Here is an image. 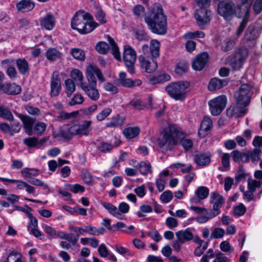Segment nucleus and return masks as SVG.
<instances>
[{
	"label": "nucleus",
	"mask_w": 262,
	"mask_h": 262,
	"mask_svg": "<svg viewBox=\"0 0 262 262\" xmlns=\"http://www.w3.org/2000/svg\"><path fill=\"white\" fill-rule=\"evenodd\" d=\"M262 182L254 180H249L248 181V189L252 191L255 192L256 188L260 187Z\"/></svg>",
	"instance_id": "nucleus-60"
},
{
	"label": "nucleus",
	"mask_w": 262,
	"mask_h": 262,
	"mask_svg": "<svg viewBox=\"0 0 262 262\" xmlns=\"http://www.w3.org/2000/svg\"><path fill=\"white\" fill-rule=\"evenodd\" d=\"M43 229L49 238L59 237V235L60 231H56L55 229L47 225L44 226Z\"/></svg>",
	"instance_id": "nucleus-47"
},
{
	"label": "nucleus",
	"mask_w": 262,
	"mask_h": 262,
	"mask_svg": "<svg viewBox=\"0 0 262 262\" xmlns=\"http://www.w3.org/2000/svg\"><path fill=\"white\" fill-rule=\"evenodd\" d=\"M190 83L187 81L172 82L165 88L166 92L176 100L183 101L187 96V89Z\"/></svg>",
	"instance_id": "nucleus-6"
},
{
	"label": "nucleus",
	"mask_w": 262,
	"mask_h": 262,
	"mask_svg": "<svg viewBox=\"0 0 262 262\" xmlns=\"http://www.w3.org/2000/svg\"><path fill=\"white\" fill-rule=\"evenodd\" d=\"M96 50L100 54H105L107 53L110 47L109 45L105 42H99L96 47Z\"/></svg>",
	"instance_id": "nucleus-52"
},
{
	"label": "nucleus",
	"mask_w": 262,
	"mask_h": 262,
	"mask_svg": "<svg viewBox=\"0 0 262 262\" xmlns=\"http://www.w3.org/2000/svg\"><path fill=\"white\" fill-rule=\"evenodd\" d=\"M230 155L228 153H224L221 159L222 166L219 167L221 171H226L230 166Z\"/></svg>",
	"instance_id": "nucleus-44"
},
{
	"label": "nucleus",
	"mask_w": 262,
	"mask_h": 262,
	"mask_svg": "<svg viewBox=\"0 0 262 262\" xmlns=\"http://www.w3.org/2000/svg\"><path fill=\"white\" fill-rule=\"evenodd\" d=\"M4 262H26L24 257L18 252H11Z\"/></svg>",
	"instance_id": "nucleus-36"
},
{
	"label": "nucleus",
	"mask_w": 262,
	"mask_h": 262,
	"mask_svg": "<svg viewBox=\"0 0 262 262\" xmlns=\"http://www.w3.org/2000/svg\"><path fill=\"white\" fill-rule=\"evenodd\" d=\"M137 56L135 51L130 46L124 47L123 53V60L126 66L128 71L131 74L135 73L134 64Z\"/></svg>",
	"instance_id": "nucleus-7"
},
{
	"label": "nucleus",
	"mask_w": 262,
	"mask_h": 262,
	"mask_svg": "<svg viewBox=\"0 0 262 262\" xmlns=\"http://www.w3.org/2000/svg\"><path fill=\"white\" fill-rule=\"evenodd\" d=\"M250 8L251 6L236 3V6L235 7L234 14L239 18L249 20Z\"/></svg>",
	"instance_id": "nucleus-16"
},
{
	"label": "nucleus",
	"mask_w": 262,
	"mask_h": 262,
	"mask_svg": "<svg viewBox=\"0 0 262 262\" xmlns=\"http://www.w3.org/2000/svg\"><path fill=\"white\" fill-rule=\"evenodd\" d=\"M21 172L25 178L28 181L29 179L31 178V176H37L38 174V170L34 169L25 168L21 170Z\"/></svg>",
	"instance_id": "nucleus-50"
},
{
	"label": "nucleus",
	"mask_w": 262,
	"mask_h": 262,
	"mask_svg": "<svg viewBox=\"0 0 262 262\" xmlns=\"http://www.w3.org/2000/svg\"><path fill=\"white\" fill-rule=\"evenodd\" d=\"M71 77L72 80L76 82H78V85L81 88V84L82 83H87L86 82H83V76L82 73L78 69H73L71 72Z\"/></svg>",
	"instance_id": "nucleus-31"
},
{
	"label": "nucleus",
	"mask_w": 262,
	"mask_h": 262,
	"mask_svg": "<svg viewBox=\"0 0 262 262\" xmlns=\"http://www.w3.org/2000/svg\"><path fill=\"white\" fill-rule=\"evenodd\" d=\"M84 101L83 97L80 94H76L69 102V105L74 106L75 105L81 104Z\"/></svg>",
	"instance_id": "nucleus-54"
},
{
	"label": "nucleus",
	"mask_w": 262,
	"mask_h": 262,
	"mask_svg": "<svg viewBox=\"0 0 262 262\" xmlns=\"http://www.w3.org/2000/svg\"><path fill=\"white\" fill-rule=\"evenodd\" d=\"M102 205L113 216L121 220L124 219L125 216L121 214L118 208L113 204L104 202L102 203Z\"/></svg>",
	"instance_id": "nucleus-27"
},
{
	"label": "nucleus",
	"mask_w": 262,
	"mask_h": 262,
	"mask_svg": "<svg viewBox=\"0 0 262 262\" xmlns=\"http://www.w3.org/2000/svg\"><path fill=\"white\" fill-rule=\"evenodd\" d=\"M248 56V51L246 48H239L238 49L234 55L233 59H231L230 63L231 68L234 70L239 69L244 61Z\"/></svg>",
	"instance_id": "nucleus-11"
},
{
	"label": "nucleus",
	"mask_w": 262,
	"mask_h": 262,
	"mask_svg": "<svg viewBox=\"0 0 262 262\" xmlns=\"http://www.w3.org/2000/svg\"><path fill=\"white\" fill-rule=\"evenodd\" d=\"M225 235V230L221 228H215L212 230L211 237L221 238Z\"/></svg>",
	"instance_id": "nucleus-61"
},
{
	"label": "nucleus",
	"mask_w": 262,
	"mask_h": 262,
	"mask_svg": "<svg viewBox=\"0 0 262 262\" xmlns=\"http://www.w3.org/2000/svg\"><path fill=\"white\" fill-rule=\"evenodd\" d=\"M140 131L138 127H129L123 130V134L126 138L131 139L137 137Z\"/></svg>",
	"instance_id": "nucleus-33"
},
{
	"label": "nucleus",
	"mask_w": 262,
	"mask_h": 262,
	"mask_svg": "<svg viewBox=\"0 0 262 262\" xmlns=\"http://www.w3.org/2000/svg\"><path fill=\"white\" fill-rule=\"evenodd\" d=\"M173 198V194L170 190L163 192L160 196L161 201L164 203H168Z\"/></svg>",
	"instance_id": "nucleus-59"
},
{
	"label": "nucleus",
	"mask_w": 262,
	"mask_h": 262,
	"mask_svg": "<svg viewBox=\"0 0 262 262\" xmlns=\"http://www.w3.org/2000/svg\"><path fill=\"white\" fill-rule=\"evenodd\" d=\"M126 76V74L124 72H122L119 74V77L117 80L120 84L126 88L134 86V81L130 78H127Z\"/></svg>",
	"instance_id": "nucleus-30"
},
{
	"label": "nucleus",
	"mask_w": 262,
	"mask_h": 262,
	"mask_svg": "<svg viewBox=\"0 0 262 262\" xmlns=\"http://www.w3.org/2000/svg\"><path fill=\"white\" fill-rule=\"evenodd\" d=\"M120 143L121 142L119 140L116 141L114 143L102 142L99 145L97 146V148L101 152H109L112 151L114 148L118 146Z\"/></svg>",
	"instance_id": "nucleus-25"
},
{
	"label": "nucleus",
	"mask_w": 262,
	"mask_h": 262,
	"mask_svg": "<svg viewBox=\"0 0 262 262\" xmlns=\"http://www.w3.org/2000/svg\"><path fill=\"white\" fill-rule=\"evenodd\" d=\"M51 92L50 96L52 97L59 95L61 90V80L58 73L54 71L51 78Z\"/></svg>",
	"instance_id": "nucleus-13"
},
{
	"label": "nucleus",
	"mask_w": 262,
	"mask_h": 262,
	"mask_svg": "<svg viewBox=\"0 0 262 262\" xmlns=\"http://www.w3.org/2000/svg\"><path fill=\"white\" fill-rule=\"evenodd\" d=\"M49 139V137H44L39 140L36 137H30L25 138L23 142L28 147L39 148L42 147Z\"/></svg>",
	"instance_id": "nucleus-15"
},
{
	"label": "nucleus",
	"mask_w": 262,
	"mask_h": 262,
	"mask_svg": "<svg viewBox=\"0 0 262 262\" xmlns=\"http://www.w3.org/2000/svg\"><path fill=\"white\" fill-rule=\"evenodd\" d=\"M235 41L232 38L225 39L222 43L221 49L224 51H228L231 50L234 46Z\"/></svg>",
	"instance_id": "nucleus-49"
},
{
	"label": "nucleus",
	"mask_w": 262,
	"mask_h": 262,
	"mask_svg": "<svg viewBox=\"0 0 262 262\" xmlns=\"http://www.w3.org/2000/svg\"><path fill=\"white\" fill-rule=\"evenodd\" d=\"M211 12L205 8L196 9L194 13V18L199 27L203 29L208 26L211 19Z\"/></svg>",
	"instance_id": "nucleus-8"
},
{
	"label": "nucleus",
	"mask_w": 262,
	"mask_h": 262,
	"mask_svg": "<svg viewBox=\"0 0 262 262\" xmlns=\"http://www.w3.org/2000/svg\"><path fill=\"white\" fill-rule=\"evenodd\" d=\"M183 135L181 129L176 124H169L165 127L157 139V144L160 148L170 149L177 145L181 136Z\"/></svg>",
	"instance_id": "nucleus-4"
},
{
	"label": "nucleus",
	"mask_w": 262,
	"mask_h": 262,
	"mask_svg": "<svg viewBox=\"0 0 262 262\" xmlns=\"http://www.w3.org/2000/svg\"><path fill=\"white\" fill-rule=\"evenodd\" d=\"M258 36L257 30L252 26H249L246 31L244 37L247 40H253Z\"/></svg>",
	"instance_id": "nucleus-39"
},
{
	"label": "nucleus",
	"mask_w": 262,
	"mask_h": 262,
	"mask_svg": "<svg viewBox=\"0 0 262 262\" xmlns=\"http://www.w3.org/2000/svg\"><path fill=\"white\" fill-rule=\"evenodd\" d=\"M249 156L251 161L253 163L257 162L260 160L261 150L259 148H255L252 150L248 151Z\"/></svg>",
	"instance_id": "nucleus-46"
},
{
	"label": "nucleus",
	"mask_w": 262,
	"mask_h": 262,
	"mask_svg": "<svg viewBox=\"0 0 262 262\" xmlns=\"http://www.w3.org/2000/svg\"><path fill=\"white\" fill-rule=\"evenodd\" d=\"M125 121L123 117L117 115L116 117H113L111 121L106 123V126L108 127H116L122 125Z\"/></svg>",
	"instance_id": "nucleus-32"
},
{
	"label": "nucleus",
	"mask_w": 262,
	"mask_h": 262,
	"mask_svg": "<svg viewBox=\"0 0 262 262\" xmlns=\"http://www.w3.org/2000/svg\"><path fill=\"white\" fill-rule=\"evenodd\" d=\"M34 3L31 0H21L16 4V7L23 12L31 11L34 7Z\"/></svg>",
	"instance_id": "nucleus-28"
},
{
	"label": "nucleus",
	"mask_w": 262,
	"mask_h": 262,
	"mask_svg": "<svg viewBox=\"0 0 262 262\" xmlns=\"http://www.w3.org/2000/svg\"><path fill=\"white\" fill-rule=\"evenodd\" d=\"M79 134L77 124L73 125L68 129L61 131V136L66 139H70L72 136Z\"/></svg>",
	"instance_id": "nucleus-29"
},
{
	"label": "nucleus",
	"mask_w": 262,
	"mask_h": 262,
	"mask_svg": "<svg viewBox=\"0 0 262 262\" xmlns=\"http://www.w3.org/2000/svg\"><path fill=\"white\" fill-rule=\"evenodd\" d=\"M85 75L88 82L87 83L81 84V89L90 99L93 101H97L99 99L100 94L97 89V80L95 76L101 82H104L105 78L100 69L92 64H89L87 67Z\"/></svg>",
	"instance_id": "nucleus-1"
},
{
	"label": "nucleus",
	"mask_w": 262,
	"mask_h": 262,
	"mask_svg": "<svg viewBox=\"0 0 262 262\" xmlns=\"http://www.w3.org/2000/svg\"><path fill=\"white\" fill-rule=\"evenodd\" d=\"M160 43L156 39H152L150 42V53L154 58H157L159 56Z\"/></svg>",
	"instance_id": "nucleus-34"
},
{
	"label": "nucleus",
	"mask_w": 262,
	"mask_h": 262,
	"mask_svg": "<svg viewBox=\"0 0 262 262\" xmlns=\"http://www.w3.org/2000/svg\"><path fill=\"white\" fill-rule=\"evenodd\" d=\"M228 82L225 79H220L217 78L211 79L209 83L208 88L211 91H216L226 85Z\"/></svg>",
	"instance_id": "nucleus-24"
},
{
	"label": "nucleus",
	"mask_w": 262,
	"mask_h": 262,
	"mask_svg": "<svg viewBox=\"0 0 262 262\" xmlns=\"http://www.w3.org/2000/svg\"><path fill=\"white\" fill-rule=\"evenodd\" d=\"M0 117L9 121L13 120V116L10 111L2 107H0Z\"/></svg>",
	"instance_id": "nucleus-53"
},
{
	"label": "nucleus",
	"mask_w": 262,
	"mask_h": 262,
	"mask_svg": "<svg viewBox=\"0 0 262 262\" xmlns=\"http://www.w3.org/2000/svg\"><path fill=\"white\" fill-rule=\"evenodd\" d=\"M227 103V98L225 96H220L211 100L209 102L210 110L213 115H219L224 109Z\"/></svg>",
	"instance_id": "nucleus-10"
},
{
	"label": "nucleus",
	"mask_w": 262,
	"mask_h": 262,
	"mask_svg": "<svg viewBox=\"0 0 262 262\" xmlns=\"http://www.w3.org/2000/svg\"><path fill=\"white\" fill-rule=\"evenodd\" d=\"M46 127L47 125L45 123L38 122L35 124L33 129L35 134L38 135H41L44 133Z\"/></svg>",
	"instance_id": "nucleus-55"
},
{
	"label": "nucleus",
	"mask_w": 262,
	"mask_h": 262,
	"mask_svg": "<svg viewBox=\"0 0 262 262\" xmlns=\"http://www.w3.org/2000/svg\"><path fill=\"white\" fill-rule=\"evenodd\" d=\"M210 157L209 154L199 153L194 156V161L197 165L204 166L210 163Z\"/></svg>",
	"instance_id": "nucleus-23"
},
{
	"label": "nucleus",
	"mask_w": 262,
	"mask_h": 262,
	"mask_svg": "<svg viewBox=\"0 0 262 262\" xmlns=\"http://www.w3.org/2000/svg\"><path fill=\"white\" fill-rule=\"evenodd\" d=\"M59 235L60 238L71 242L73 245L76 244L79 236V235H78L77 237H73L72 234H66L63 232H60Z\"/></svg>",
	"instance_id": "nucleus-57"
},
{
	"label": "nucleus",
	"mask_w": 262,
	"mask_h": 262,
	"mask_svg": "<svg viewBox=\"0 0 262 262\" xmlns=\"http://www.w3.org/2000/svg\"><path fill=\"white\" fill-rule=\"evenodd\" d=\"M176 236L177 240L181 244L192 239L193 237L192 230L190 228L177 232Z\"/></svg>",
	"instance_id": "nucleus-20"
},
{
	"label": "nucleus",
	"mask_w": 262,
	"mask_h": 262,
	"mask_svg": "<svg viewBox=\"0 0 262 262\" xmlns=\"http://www.w3.org/2000/svg\"><path fill=\"white\" fill-rule=\"evenodd\" d=\"M246 177L245 170L243 167H240L235 176V180L236 183H238Z\"/></svg>",
	"instance_id": "nucleus-64"
},
{
	"label": "nucleus",
	"mask_w": 262,
	"mask_h": 262,
	"mask_svg": "<svg viewBox=\"0 0 262 262\" xmlns=\"http://www.w3.org/2000/svg\"><path fill=\"white\" fill-rule=\"evenodd\" d=\"M208 58V54L206 52L199 54L193 60L192 68L196 71H201L207 63Z\"/></svg>",
	"instance_id": "nucleus-14"
},
{
	"label": "nucleus",
	"mask_w": 262,
	"mask_h": 262,
	"mask_svg": "<svg viewBox=\"0 0 262 262\" xmlns=\"http://www.w3.org/2000/svg\"><path fill=\"white\" fill-rule=\"evenodd\" d=\"M212 122L210 118L205 117L201 122L200 128L198 132V135L201 138H204L207 136L209 131L212 128Z\"/></svg>",
	"instance_id": "nucleus-17"
},
{
	"label": "nucleus",
	"mask_w": 262,
	"mask_h": 262,
	"mask_svg": "<svg viewBox=\"0 0 262 262\" xmlns=\"http://www.w3.org/2000/svg\"><path fill=\"white\" fill-rule=\"evenodd\" d=\"M20 86L15 83H4L0 92L9 95H16L21 93Z\"/></svg>",
	"instance_id": "nucleus-18"
},
{
	"label": "nucleus",
	"mask_w": 262,
	"mask_h": 262,
	"mask_svg": "<svg viewBox=\"0 0 262 262\" xmlns=\"http://www.w3.org/2000/svg\"><path fill=\"white\" fill-rule=\"evenodd\" d=\"M225 202L224 198L216 192H212L210 194V203L212 204L222 205Z\"/></svg>",
	"instance_id": "nucleus-41"
},
{
	"label": "nucleus",
	"mask_w": 262,
	"mask_h": 262,
	"mask_svg": "<svg viewBox=\"0 0 262 262\" xmlns=\"http://www.w3.org/2000/svg\"><path fill=\"white\" fill-rule=\"evenodd\" d=\"M108 41H109L110 47L112 50V53L115 58L118 60H120V55L119 51V48L115 42V40L110 36H107Z\"/></svg>",
	"instance_id": "nucleus-43"
},
{
	"label": "nucleus",
	"mask_w": 262,
	"mask_h": 262,
	"mask_svg": "<svg viewBox=\"0 0 262 262\" xmlns=\"http://www.w3.org/2000/svg\"><path fill=\"white\" fill-rule=\"evenodd\" d=\"M112 113V109L106 107L100 112L96 116L97 120L101 121L106 118Z\"/></svg>",
	"instance_id": "nucleus-56"
},
{
	"label": "nucleus",
	"mask_w": 262,
	"mask_h": 262,
	"mask_svg": "<svg viewBox=\"0 0 262 262\" xmlns=\"http://www.w3.org/2000/svg\"><path fill=\"white\" fill-rule=\"evenodd\" d=\"M92 16L83 11L77 12L71 20L72 28L81 34H87L93 31L98 24L92 20Z\"/></svg>",
	"instance_id": "nucleus-5"
},
{
	"label": "nucleus",
	"mask_w": 262,
	"mask_h": 262,
	"mask_svg": "<svg viewBox=\"0 0 262 262\" xmlns=\"http://www.w3.org/2000/svg\"><path fill=\"white\" fill-rule=\"evenodd\" d=\"M16 66L19 72L24 75H27L29 74L30 68L29 63L25 58H18L16 60Z\"/></svg>",
	"instance_id": "nucleus-26"
},
{
	"label": "nucleus",
	"mask_w": 262,
	"mask_h": 262,
	"mask_svg": "<svg viewBox=\"0 0 262 262\" xmlns=\"http://www.w3.org/2000/svg\"><path fill=\"white\" fill-rule=\"evenodd\" d=\"M77 112H74L71 113H62L60 114V115L58 116L57 117V120L59 121H62L65 120L69 119L72 117L75 116Z\"/></svg>",
	"instance_id": "nucleus-63"
},
{
	"label": "nucleus",
	"mask_w": 262,
	"mask_h": 262,
	"mask_svg": "<svg viewBox=\"0 0 262 262\" xmlns=\"http://www.w3.org/2000/svg\"><path fill=\"white\" fill-rule=\"evenodd\" d=\"M209 189L205 186L199 187L196 192L195 194L197 197H193L190 199V202L192 203H198L201 202V200L206 198L209 194Z\"/></svg>",
	"instance_id": "nucleus-22"
},
{
	"label": "nucleus",
	"mask_w": 262,
	"mask_h": 262,
	"mask_svg": "<svg viewBox=\"0 0 262 262\" xmlns=\"http://www.w3.org/2000/svg\"><path fill=\"white\" fill-rule=\"evenodd\" d=\"M66 93L68 97H70L76 90L75 84L73 80L68 79L65 81Z\"/></svg>",
	"instance_id": "nucleus-42"
},
{
	"label": "nucleus",
	"mask_w": 262,
	"mask_h": 262,
	"mask_svg": "<svg viewBox=\"0 0 262 262\" xmlns=\"http://www.w3.org/2000/svg\"><path fill=\"white\" fill-rule=\"evenodd\" d=\"M91 123V121L89 120L85 121L80 124H77L79 134L86 136L88 135V129L89 128Z\"/></svg>",
	"instance_id": "nucleus-48"
},
{
	"label": "nucleus",
	"mask_w": 262,
	"mask_h": 262,
	"mask_svg": "<svg viewBox=\"0 0 262 262\" xmlns=\"http://www.w3.org/2000/svg\"><path fill=\"white\" fill-rule=\"evenodd\" d=\"M135 38L139 41H147L150 37L144 30L142 29H135L134 30Z\"/></svg>",
	"instance_id": "nucleus-40"
},
{
	"label": "nucleus",
	"mask_w": 262,
	"mask_h": 262,
	"mask_svg": "<svg viewBox=\"0 0 262 262\" xmlns=\"http://www.w3.org/2000/svg\"><path fill=\"white\" fill-rule=\"evenodd\" d=\"M139 170L140 172L144 175L151 172V166L149 163L141 162L139 164Z\"/></svg>",
	"instance_id": "nucleus-51"
},
{
	"label": "nucleus",
	"mask_w": 262,
	"mask_h": 262,
	"mask_svg": "<svg viewBox=\"0 0 262 262\" xmlns=\"http://www.w3.org/2000/svg\"><path fill=\"white\" fill-rule=\"evenodd\" d=\"M18 24L19 29H28L30 28L32 24L30 23L29 19L26 17L20 18L18 20Z\"/></svg>",
	"instance_id": "nucleus-58"
},
{
	"label": "nucleus",
	"mask_w": 262,
	"mask_h": 262,
	"mask_svg": "<svg viewBox=\"0 0 262 262\" xmlns=\"http://www.w3.org/2000/svg\"><path fill=\"white\" fill-rule=\"evenodd\" d=\"M70 54L75 59L83 61L85 58L84 52L80 49H71L70 50Z\"/></svg>",
	"instance_id": "nucleus-45"
},
{
	"label": "nucleus",
	"mask_w": 262,
	"mask_h": 262,
	"mask_svg": "<svg viewBox=\"0 0 262 262\" xmlns=\"http://www.w3.org/2000/svg\"><path fill=\"white\" fill-rule=\"evenodd\" d=\"M252 86L249 83L242 84L238 90L235 93L234 97L236 100L235 105H231L227 111L228 116L234 115H244L247 109L245 108L250 102V91Z\"/></svg>",
	"instance_id": "nucleus-2"
},
{
	"label": "nucleus",
	"mask_w": 262,
	"mask_h": 262,
	"mask_svg": "<svg viewBox=\"0 0 262 262\" xmlns=\"http://www.w3.org/2000/svg\"><path fill=\"white\" fill-rule=\"evenodd\" d=\"M17 116L23 122L26 133L29 136L32 135V126L35 121L34 119L27 115L20 114H18Z\"/></svg>",
	"instance_id": "nucleus-21"
},
{
	"label": "nucleus",
	"mask_w": 262,
	"mask_h": 262,
	"mask_svg": "<svg viewBox=\"0 0 262 262\" xmlns=\"http://www.w3.org/2000/svg\"><path fill=\"white\" fill-rule=\"evenodd\" d=\"M40 26L46 30H51L55 26V19L53 14L48 13L40 20Z\"/></svg>",
	"instance_id": "nucleus-19"
},
{
	"label": "nucleus",
	"mask_w": 262,
	"mask_h": 262,
	"mask_svg": "<svg viewBox=\"0 0 262 262\" xmlns=\"http://www.w3.org/2000/svg\"><path fill=\"white\" fill-rule=\"evenodd\" d=\"M130 104L137 110H143L146 107L140 99H134L130 102Z\"/></svg>",
	"instance_id": "nucleus-62"
},
{
	"label": "nucleus",
	"mask_w": 262,
	"mask_h": 262,
	"mask_svg": "<svg viewBox=\"0 0 262 262\" xmlns=\"http://www.w3.org/2000/svg\"><path fill=\"white\" fill-rule=\"evenodd\" d=\"M189 64L186 60H181L179 62L175 68L176 73L179 75H183L187 72Z\"/></svg>",
	"instance_id": "nucleus-35"
},
{
	"label": "nucleus",
	"mask_w": 262,
	"mask_h": 262,
	"mask_svg": "<svg viewBox=\"0 0 262 262\" xmlns=\"http://www.w3.org/2000/svg\"><path fill=\"white\" fill-rule=\"evenodd\" d=\"M218 13L226 20H230L234 14L235 5L231 1H225L218 4Z\"/></svg>",
	"instance_id": "nucleus-9"
},
{
	"label": "nucleus",
	"mask_w": 262,
	"mask_h": 262,
	"mask_svg": "<svg viewBox=\"0 0 262 262\" xmlns=\"http://www.w3.org/2000/svg\"><path fill=\"white\" fill-rule=\"evenodd\" d=\"M145 21L150 31L157 34L164 35L167 32V19L161 6H155Z\"/></svg>",
	"instance_id": "nucleus-3"
},
{
	"label": "nucleus",
	"mask_w": 262,
	"mask_h": 262,
	"mask_svg": "<svg viewBox=\"0 0 262 262\" xmlns=\"http://www.w3.org/2000/svg\"><path fill=\"white\" fill-rule=\"evenodd\" d=\"M138 60L141 68L148 73L154 72L158 68L157 62L154 59H151L150 60L146 59L144 56L140 55L138 57Z\"/></svg>",
	"instance_id": "nucleus-12"
},
{
	"label": "nucleus",
	"mask_w": 262,
	"mask_h": 262,
	"mask_svg": "<svg viewBox=\"0 0 262 262\" xmlns=\"http://www.w3.org/2000/svg\"><path fill=\"white\" fill-rule=\"evenodd\" d=\"M105 230V228L103 227H100L99 229H97L96 227L92 226H87L84 227L83 233L86 232L91 235L98 236L103 234Z\"/></svg>",
	"instance_id": "nucleus-38"
},
{
	"label": "nucleus",
	"mask_w": 262,
	"mask_h": 262,
	"mask_svg": "<svg viewBox=\"0 0 262 262\" xmlns=\"http://www.w3.org/2000/svg\"><path fill=\"white\" fill-rule=\"evenodd\" d=\"M46 55L48 60L54 61L61 57V53L55 48H51L47 51Z\"/></svg>",
	"instance_id": "nucleus-37"
}]
</instances>
